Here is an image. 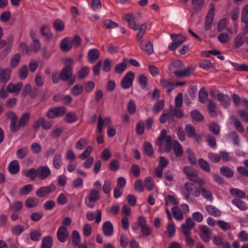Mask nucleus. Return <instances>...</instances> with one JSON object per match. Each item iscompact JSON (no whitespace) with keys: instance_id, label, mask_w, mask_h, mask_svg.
<instances>
[{"instance_id":"nucleus-1","label":"nucleus","mask_w":248,"mask_h":248,"mask_svg":"<svg viewBox=\"0 0 248 248\" xmlns=\"http://www.w3.org/2000/svg\"><path fill=\"white\" fill-rule=\"evenodd\" d=\"M156 143L160 148H164L165 152H170L173 146V141L171 137L167 135L166 130H161L159 136L157 138Z\"/></svg>"},{"instance_id":"nucleus-2","label":"nucleus","mask_w":248,"mask_h":248,"mask_svg":"<svg viewBox=\"0 0 248 248\" xmlns=\"http://www.w3.org/2000/svg\"><path fill=\"white\" fill-rule=\"evenodd\" d=\"M185 191H182V195L186 201H189L190 195L198 198L200 197V187L198 188L195 185L190 183L186 182L184 186Z\"/></svg>"},{"instance_id":"nucleus-3","label":"nucleus","mask_w":248,"mask_h":248,"mask_svg":"<svg viewBox=\"0 0 248 248\" xmlns=\"http://www.w3.org/2000/svg\"><path fill=\"white\" fill-rule=\"evenodd\" d=\"M73 67L71 65H66L61 71L60 74V78L64 81L69 79L70 84H73L76 80L75 76L72 75Z\"/></svg>"},{"instance_id":"nucleus-4","label":"nucleus","mask_w":248,"mask_h":248,"mask_svg":"<svg viewBox=\"0 0 248 248\" xmlns=\"http://www.w3.org/2000/svg\"><path fill=\"white\" fill-rule=\"evenodd\" d=\"M93 151L92 146H89L85 150L79 155V157L81 160H86L83 163V166L86 169L90 168L93 165L94 162V158L92 156H89Z\"/></svg>"},{"instance_id":"nucleus-5","label":"nucleus","mask_w":248,"mask_h":248,"mask_svg":"<svg viewBox=\"0 0 248 248\" xmlns=\"http://www.w3.org/2000/svg\"><path fill=\"white\" fill-rule=\"evenodd\" d=\"M183 171L189 180L200 186H203L205 184V181L201 177L198 176L190 167L188 166L185 167L183 169Z\"/></svg>"},{"instance_id":"nucleus-6","label":"nucleus","mask_w":248,"mask_h":248,"mask_svg":"<svg viewBox=\"0 0 248 248\" xmlns=\"http://www.w3.org/2000/svg\"><path fill=\"white\" fill-rule=\"evenodd\" d=\"M135 78L134 73L132 71L127 72L123 78L121 85L123 89L126 90L130 88Z\"/></svg>"},{"instance_id":"nucleus-7","label":"nucleus","mask_w":248,"mask_h":248,"mask_svg":"<svg viewBox=\"0 0 248 248\" xmlns=\"http://www.w3.org/2000/svg\"><path fill=\"white\" fill-rule=\"evenodd\" d=\"M137 223L144 235L149 236L152 234L153 229L147 224L146 219L143 217H139L138 218Z\"/></svg>"},{"instance_id":"nucleus-8","label":"nucleus","mask_w":248,"mask_h":248,"mask_svg":"<svg viewBox=\"0 0 248 248\" xmlns=\"http://www.w3.org/2000/svg\"><path fill=\"white\" fill-rule=\"evenodd\" d=\"M55 189V185L51 183L47 186H42L37 189L36 191V195L38 197L42 198L54 191Z\"/></svg>"},{"instance_id":"nucleus-9","label":"nucleus","mask_w":248,"mask_h":248,"mask_svg":"<svg viewBox=\"0 0 248 248\" xmlns=\"http://www.w3.org/2000/svg\"><path fill=\"white\" fill-rule=\"evenodd\" d=\"M66 111V109L64 107L53 108L49 109L46 116L49 119H52L63 115Z\"/></svg>"},{"instance_id":"nucleus-10","label":"nucleus","mask_w":248,"mask_h":248,"mask_svg":"<svg viewBox=\"0 0 248 248\" xmlns=\"http://www.w3.org/2000/svg\"><path fill=\"white\" fill-rule=\"evenodd\" d=\"M170 36L173 42L169 45L168 47L169 49L171 50L176 49L179 46L186 41V38L184 36L180 34H171Z\"/></svg>"},{"instance_id":"nucleus-11","label":"nucleus","mask_w":248,"mask_h":248,"mask_svg":"<svg viewBox=\"0 0 248 248\" xmlns=\"http://www.w3.org/2000/svg\"><path fill=\"white\" fill-rule=\"evenodd\" d=\"M37 177L41 180H44L51 174V171L47 165L40 166L37 169Z\"/></svg>"},{"instance_id":"nucleus-12","label":"nucleus","mask_w":248,"mask_h":248,"mask_svg":"<svg viewBox=\"0 0 248 248\" xmlns=\"http://www.w3.org/2000/svg\"><path fill=\"white\" fill-rule=\"evenodd\" d=\"M211 8L208 11L206 17L204 24L205 30H208L212 25L215 15V7L213 4H211Z\"/></svg>"},{"instance_id":"nucleus-13","label":"nucleus","mask_w":248,"mask_h":248,"mask_svg":"<svg viewBox=\"0 0 248 248\" xmlns=\"http://www.w3.org/2000/svg\"><path fill=\"white\" fill-rule=\"evenodd\" d=\"M201 239L205 242H209L211 238V230L205 225H200L199 227Z\"/></svg>"},{"instance_id":"nucleus-14","label":"nucleus","mask_w":248,"mask_h":248,"mask_svg":"<svg viewBox=\"0 0 248 248\" xmlns=\"http://www.w3.org/2000/svg\"><path fill=\"white\" fill-rule=\"evenodd\" d=\"M195 223L193 220L189 217L186 220V223L181 225V229L183 232L186 235H189L191 230L194 227Z\"/></svg>"},{"instance_id":"nucleus-15","label":"nucleus","mask_w":248,"mask_h":248,"mask_svg":"<svg viewBox=\"0 0 248 248\" xmlns=\"http://www.w3.org/2000/svg\"><path fill=\"white\" fill-rule=\"evenodd\" d=\"M57 235L58 240L61 242H65L69 236V232L67 228L65 226L60 227L58 229Z\"/></svg>"},{"instance_id":"nucleus-16","label":"nucleus","mask_w":248,"mask_h":248,"mask_svg":"<svg viewBox=\"0 0 248 248\" xmlns=\"http://www.w3.org/2000/svg\"><path fill=\"white\" fill-rule=\"evenodd\" d=\"M186 132L189 138H193L198 141L201 140V137L196 133L195 128L190 124L186 125L185 128Z\"/></svg>"},{"instance_id":"nucleus-17","label":"nucleus","mask_w":248,"mask_h":248,"mask_svg":"<svg viewBox=\"0 0 248 248\" xmlns=\"http://www.w3.org/2000/svg\"><path fill=\"white\" fill-rule=\"evenodd\" d=\"M23 87V83L19 82L16 84L10 83L7 87V90L9 93L19 94L21 88Z\"/></svg>"},{"instance_id":"nucleus-18","label":"nucleus","mask_w":248,"mask_h":248,"mask_svg":"<svg viewBox=\"0 0 248 248\" xmlns=\"http://www.w3.org/2000/svg\"><path fill=\"white\" fill-rule=\"evenodd\" d=\"M139 43L141 49L147 54H151L153 52V45L149 41L144 40Z\"/></svg>"},{"instance_id":"nucleus-19","label":"nucleus","mask_w":248,"mask_h":248,"mask_svg":"<svg viewBox=\"0 0 248 248\" xmlns=\"http://www.w3.org/2000/svg\"><path fill=\"white\" fill-rule=\"evenodd\" d=\"M102 230L103 233L106 236H111L113 233V227L109 221H106L103 225Z\"/></svg>"},{"instance_id":"nucleus-20","label":"nucleus","mask_w":248,"mask_h":248,"mask_svg":"<svg viewBox=\"0 0 248 248\" xmlns=\"http://www.w3.org/2000/svg\"><path fill=\"white\" fill-rule=\"evenodd\" d=\"M246 33H239L234 39V46L238 48L242 46L246 41Z\"/></svg>"},{"instance_id":"nucleus-21","label":"nucleus","mask_w":248,"mask_h":248,"mask_svg":"<svg viewBox=\"0 0 248 248\" xmlns=\"http://www.w3.org/2000/svg\"><path fill=\"white\" fill-rule=\"evenodd\" d=\"M8 170L12 174H17L20 170L19 162L16 160L12 161L8 165Z\"/></svg>"},{"instance_id":"nucleus-22","label":"nucleus","mask_w":248,"mask_h":248,"mask_svg":"<svg viewBox=\"0 0 248 248\" xmlns=\"http://www.w3.org/2000/svg\"><path fill=\"white\" fill-rule=\"evenodd\" d=\"M105 123L107 125H110L111 123V120L110 117H106L104 120L102 119L101 115L99 116L98 119L97 123V131L99 133H101L102 131L104 124Z\"/></svg>"},{"instance_id":"nucleus-23","label":"nucleus","mask_w":248,"mask_h":248,"mask_svg":"<svg viewBox=\"0 0 248 248\" xmlns=\"http://www.w3.org/2000/svg\"><path fill=\"white\" fill-rule=\"evenodd\" d=\"M128 59L124 58L123 61L117 64L114 68L115 72L117 74L123 73L127 68V64Z\"/></svg>"},{"instance_id":"nucleus-24","label":"nucleus","mask_w":248,"mask_h":248,"mask_svg":"<svg viewBox=\"0 0 248 248\" xmlns=\"http://www.w3.org/2000/svg\"><path fill=\"white\" fill-rule=\"evenodd\" d=\"M99 51L97 49L93 48L89 50L88 54L89 62L93 63L99 58Z\"/></svg>"},{"instance_id":"nucleus-25","label":"nucleus","mask_w":248,"mask_h":248,"mask_svg":"<svg viewBox=\"0 0 248 248\" xmlns=\"http://www.w3.org/2000/svg\"><path fill=\"white\" fill-rule=\"evenodd\" d=\"M144 186L149 191H152L155 187L153 178L151 176L146 177L144 180Z\"/></svg>"},{"instance_id":"nucleus-26","label":"nucleus","mask_w":248,"mask_h":248,"mask_svg":"<svg viewBox=\"0 0 248 248\" xmlns=\"http://www.w3.org/2000/svg\"><path fill=\"white\" fill-rule=\"evenodd\" d=\"M72 46V39L66 37L61 42L60 47L61 49L64 51H68L71 49Z\"/></svg>"},{"instance_id":"nucleus-27","label":"nucleus","mask_w":248,"mask_h":248,"mask_svg":"<svg viewBox=\"0 0 248 248\" xmlns=\"http://www.w3.org/2000/svg\"><path fill=\"white\" fill-rule=\"evenodd\" d=\"M202 195L205 199L212 202L213 201L212 192L204 187H200V196Z\"/></svg>"},{"instance_id":"nucleus-28","label":"nucleus","mask_w":248,"mask_h":248,"mask_svg":"<svg viewBox=\"0 0 248 248\" xmlns=\"http://www.w3.org/2000/svg\"><path fill=\"white\" fill-rule=\"evenodd\" d=\"M11 70L9 68L1 69L0 73V79L1 82L5 83L10 78Z\"/></svg>"},{"instance_id":"nucleus-29","label":"nucleus","mask_w":248,"mask_h":248,"mask_svg":"<svg viewBox=\"0 0 248 248\" xmlns=\"http://www.w3.org/2000/svg\"><path fill=\"white\" fill-rule=\"evenodd\" d=\"M230 193L231 194L235 197H237L239 199H244L247 198V196L245 192L238 188H231L230 189Z\"/></svg>"},{"instance_id":"nucleus-30","label":"nucleus","mask_w":248,"mask_h":248,"mask_svg":"<svg viewBox=\"0 0 248 248\" xmlns=\"http://www.w3.org/2000/svg\"><path fill=\"white\" fill-rule=\"evenodd\" d=\"M62 164V155L60 153L54 155L53 159V166L55 169H60Z\"/></svg>"},{"instance_id":"nucleus-31","label":"nucleus","mask_w":248,"mask_h":248,"mask_svg":"<svg viewBox=\"0 0 248 248\" xmlns=\"http://www.w3.org/2000/svg\"><path fill=\"white\" fill-rule=\"evenodd\" d=\"M221 106L223 107L227 108L229 107L230 105L231 99L229 96L224 94H219L218 99Z\"/></svg>"},{"instance_id":"nucleus-32","label":"nucleus","mask_w":248,"mask_h":248,"mask_svg":"<svg viewBox=\"0 0 248 248\" xmlns=\"http://www.w3.org/2000/svg\"><path fill=\"white\" fill-rule=\"evenodd\" d=\"M173 150L177 157L181 156L183 154V148L179 142L175 140L173 141Z\"/></svg>"},{"instance_id":"nucleus-33","label":"nucleus","mask_w":248,"mask_h":248,"mask_svg":"<svg viewBox=\"0 0 248 248\" xmlns=\"http://www.w3.org/2000/svg\"><path fill=\"white\" fill-rule=\"evenodd\" d=\"M207 212L211 215L214 217H220L222 215V212L215 206L209 205L206 207Z\"/></svg>"},{"instance_id":"nucleus-34","label":"nucleus","mask_w":248,"mask_h":248,"mask_svg":"<svg viewBox=\"0 0 248 248\" xmlns=\"http://www.w3.org/2000/svg\"><path fill=\"white\" fill-rule=\"evenodd\" d=\"M147 29V25L146 24H142L140 26V27L138 28V32L136 35V41L139 43L142 41V38L145 33Z\"/></svg>"},{"instance_id":"nucleus-35","label":"nucleus","mask_w":248,"mask_h":248,"mask_svg":"<svg viewBox=\"0 0 248 248\" xmlns=\"http://www.w3.org/2000/svg\"><path fill=\"white\" fill-rule=\"evenodd\" d=\"M166 233L169 238L173 237L176 233L175 225L174 222H169L166 227Z\"/></svg>"},{"instance_id":"nucleus-36","label":"nucleus","mask_w":248,"mask_h":248,"mask_svg":"<svg viewBox=\"0 0 248 248\" xmlns=\"http://www.w3.org/2000/svg\"><path fill=\"white\" fill-rule=\"evenodd\" d=\"M21 127L19 123L17 124V117L15 114H13L10 124V130L13 132H16L18 131L20 127Z\"/></svg>"},{"instance_id":"nucleus-37","label":"nucleus","mask_w":248,"mask_h":248,"mask_svg":"<svg viewBox=\"0 0 248 248\" xmlns=\"http://www.w3.org/2000/svg\"><path fill=\"white\" fill-rule=\"evenodd\" d=\"M233 204L236 206L240 210L244 211L248 208L247 204L239 199H234L232 201Z\"/></svg>"},{"instance_id":"nucleus-38","label":"nucleus","mask_w":248,"mask_h":248,"mask_svg":"<svg viewBox=\"0 0 248 248\" xmlns=\"http://www.w3.org/2000/svg\"><path fill=\"white\" fill-rule=\"evenodd\" d=\"M39 204V201L36 198L29 197L25 202V205L28 208H32Z\"/></svg>"},{"instance_id":"nucleus-39","label":"nucleus","mask_w":248,"mask_h":248,"mask_svg":"<svg viewBox=\"0 0 248 248\" xmlns=\"http://www.w3.org/2000/svg\"><path fill=\"white\" fill-rule=\"evenodd\" d=\"M42 232L39 230L33 229L30 232V238L33 241H39L40 240Z\"/></svg>"},{"instance_id":"nucleus-40","label":"nucleus","mask_w":248,"mask_h":248,"mask_svg":"<svg viewBox=\"0 0 248 248\" xmlns=\"http://www.w3.org/2000/svg\"><path fill=\"white\" fill-rule=\"evenodd\" d=\"M23 174L30 178L31 180H34L37 177V170L34 168H31L28 170H25L23 171Z\"/></svg>"},{"instance_id":"nucleus-41","label":"nucleus","mask_w":248,"mask_h":248,"mask_svg":"<svg viewBox=\"0 0 248 248\" xmlns=\"http://www.w3.org/2000/svg\"><path fill=\"white\" fill-rule=\"evenodd\" d=\"M53 245V239L51 236L44 237L42 240L41 248H51Z\"/></svg>"},{"instance_id":"nucleus-42","label":"nucleus","mask_w":248,"mask_h":248,"mask_svg":"<svg viewBox=\"0 0 248 248\" xmlns=\"http://www.w3.org/2000/svg\"><path fill=\"white\" fill-rule=\"evenodd\" d=\"M208 109L210 116L215 117L217 116V112L216 111V105L215 102L209 99L208 100Z\"/></svg>"},{"instance_id":"nucleus-43","label":"nucleus","mask_w":248,"mask_h":248,"mask_svg":"<svg viewBox=\"0 0 248 248\" xmlns=\"http://www.w3.org/2000/svg\"><path fill=\"white\" fill-rule=\"evenodd\" d=\"M102 26L105 29H109L115 28L118 27V25L112 20L107 19L102 21Z\"/></svg>"},{"instance_id":"nucleus-44","label":"nucleus","mask_w":248,"mask_h":248,"mask_svg":"<svg viewBox=\"0 0 248 248\" xmlns=\"http://www.w3.org/2000/svg\"><path fill=\"white\" fill-rule=\"evenodd\" d=\"M160 84L164 88L167 89L166 92L168 93H170L174 88V83L170 82L163 78L161 79Z\"/></svg>"},{"instance_id":"nucleus-45","label":"nucleus","mask_w":248,"mask_h":248,"mask_svg":"<svg viewBox=\"0 0 248 248\" xmlns=\"http://www.w3.org/2000/svg\"><path fill=\"white\" fill-rule=\"evenodd\" d=\"M220 173L224 176L231 178L234 175L233 171L227 166H223L220 169Z\"/></svg>"},{"instance_id":"nucleus-46","label":"nucleus","mask_w":248,"mask_h":248,"mask_svg":"<svg viewBox=\"0 0 248 248\" xmlns=\"http://www.w3.org/2000/svg\"><path fill=\"white\" fill-rule=\"evenodd\" d=\"M33 189V186L31 184H27L21 187L19 191L20 195L29 194Z\"/></svg>"},{"instance_id":"nucleus-47","label":"nucleus","mask_w":248,"mask_h":248,"mask_svg":"<svg viewBox=\"0 0 248 248\" xmlns=\"http://www.w3.org/2000/svg\"><path fill=\"white\" fill-rule=\"evenodd\" d=\"M174 218L178 220H181L184 218V215L180 209L177 207H173L171 209Z\"/></svg>"},{"instance_id":"nucleus-48","label":"nucleus","mask_w":248,"mask_h":248,"mask_svg":"<svg viewBox=\"0 0 248 248\" xmlns=\"http://www.w3.org/2000/svg\"><path fill=\"white\" fill-rule=\"evenodd\" d=\"M83 91V87L81 84H76L70 90V93L74 95L78 96L81 94Z\"/></svg>"},{"instance_id":"nucleus-49","label":"nucleus","mask_w":248,"mask_h":248,"mask_svg":"<svg viewBox=\"0 0 248 248\" xmlns=\"http://www.w3.org/2000/svg\"><path fill=\"white\" fill-rule=\"evenodd\" d=\"M23 204L22 202L16 201L10 204L9 209L12 212H16L20 211L23 207Z\"/></svg>"},{"instance_id":"nucleus-50","label":"nucleus","mask_w":248,"mask_h":248,"mask_svg":"<svg viewBox=\"0 0 248 248\" xmlns=\"http://www.w3.org/2000/svg\"><path fill=\"white\" fill-rule=\"evenodd\" d=\"M88 142V140L87 138H81L76 142L75 147L78 150H82L87 145Z\"/></svg>"},{"instance_id":"nucleus-51","label":"nucleus","mask_w":248,"mask_h":248,"mask_svg":"<svg viewBox=\"0 0 248 248\" xmlns=\"http://www.w3.org/2000/svg\"><path fill=\"white\" fill-rule=\"evenodd\" d=\"M41 32L42 34L48 39L52 38L53 36V34L50 31V29L48 26H43L41 28Z\"/></svg>"},{"instance_id":"nucleus-52","label":"nucleus","mask_w":248,"mask_h":248,"mask_svg":"<svg viewBox=\"0 0 248 248\" xmlns=\"http://www.w3.org/2000/svg\"><path fill=\"white\" fill-rule=\"evenodd\" d=\"M28 75V68L26 65H22L18 72L19 78L21 79H25Z\"/></svg>"},{"instance_id":"nucleus-53","label":"nucleus","mask_w":248,"mask_h":248,"mask_svg":"<svg viewBox=\"0 0 248 248\" xmlns=\"http://www.w3.org/2000/svg\"><path fill=\"white\" fill-rule=\"evenodd\" d=\"M30 117V114L29 112L24 113L19 120L20 125L22 127L25 126L29 122Z\"/></svg>"},{"instance_id":"nucleus-54","label":"nucleus","mask_w":248,"mask_h":248,"mask_svg":"<svg viewBox=\"0 0 248 248\" xmlns=\"http://www.w3.org/2000/svg\"><path fill=\"white\" fill-rule=\"evenodd\" d=\"M72 241L73 245L76 246L78 245L81 241V237L79 232L77 231H74L72 233Z\"/></svg>"},{"instance_id":"nucleus-55","label":"nucleus","mask_w":248,"mask_h":248,"mask_svg":"<svg viewBox=\"0 0 248 248\" xmlns=\"http://www.w3.org/2000/svg\"><path fill=\"white\" fill-rule=\"evenodd\" d=\"M144 151L149 156L152 157L154 155V150L152 144L148 142H145L144 145Z\"/></svg>"},{"instance_id":"nucleus-56","label":"nucleus","mask_w":248,"mask_h":248,"mask_svg":"<svg viewBox=\"0 0 248 248\" xmlns=\"http://www.w3.org/2000/svg\"><path fill=\"white\" fill-rule=\"evenodd\" d=\"M241 19L243 22H248V4H246L242 8L241 12Z\"/></svg>"},{"instance_id":"nucleus-57","label":"nucleus","mask_w":248,"mask_h":248,"mask_svg":"<svg viewBox=\"0 0 248 248\" xmlns=\"http://www.w3.org/2000/svg\"><path fill=\"white\" fill-rule=\"evenodd\" d=\"M208 93L204 89H202L199 93V100L202 103H204L207 99Z\"/></svg>"},{"instance_id":"nucleus-58","label":"nucleus","mask_w":248,"mask_h":248,"mask_svg":"<svg viewBox=\"0 0 248 248\" xmlns=\"http://www.w3.org/2000/svg\"><path fill=\"white\" fill-rule=\"evenodd\" d=\"M165 204L167 206L170 204L176 205L178 202L175 197L171 195H168L165 198Z\"/></svg>"},{"instance_id":"nucleus-59","label":"nucleus","mask_w":248,"mask_h":248,"mask_svg":"<svg viewBox=\"0 0 248 248\" xmlns=\"http://www.w3.org/2000/svg\"><path fill=\"white\" fill-rule=\"evenodd\" d=\"M134 188L139 193L142 192L144 191V184H143V182L141 179H138L135 182Z\"/></svg>"},{"instance_id":"nucleus-60","label":"nucleus","mask_w":248,"mask_h":248,"mask_svg":"<svg viewBox=\"0 0 248 248\" xmlns=\"http://www.w3.org/2000/svg\"><path fill=\"white\" fill-rule=\"evenodd\" d=\"M200 167L206 172L210 171V166L209 163L203 158H200L198 161Z\"/></svg>"},{"instance_id":"nucleus-61","label":"nucleus","mask_w":248,"mask_h":248,"mask_svg":"<svg viewBox=\"0 0 248 248\" xmlns=\"http://www.w3.org/2000/svg\"><path fill=\"white\" fill-rule=\"evenodd\" d=\"M102 189L104 193L109 194L111 191V181L110 180L105 181Z\"/></svg>"},{"instance_id":"nucleus-62","label":"nucleus","mask_w":248,"mask_h":248,"mask_svg":"<svg viewBox=\"0 0 248 248\" xmlns=\"http://www.w3.org/2000/svg\"><path fill=\"white\" fill-rule=\"evenodd\" d=\"M89 72V68L88 67L84 66L78 72L77 77L78 78L81 79L85 77H86Z\"/></svg>"},{"instance_id":"nucleus-63","label":"nucleus","mask_w":248,"mask_h":248,"mask_svg":"<svg viewBox=\"0 0 248 248\" xmlns=\"http://www.w3.org/2000/svg\"><path fill=\"white\" fill-rule=\"evenodd\" d=\"M53 25L55 30L58 31H63L65 27L63 22L59 19L55 20L53 23Z\"/></svg>"},{"instance_id":"nucleus-64","label":"nucleus","mask_w":248,"mask_h":248,"mask_svg":"<svg viewBox=\"0 0 248 248\" xmlns=\"http://www.w3.org/2000/svg\"><path fill=\"white\" fill-rule=\"evenodd\" d=\"M191 115L193 119L197 121H202L203 119V116L198 110H194L191 111Z\"/></svg>"}]
</instances>
